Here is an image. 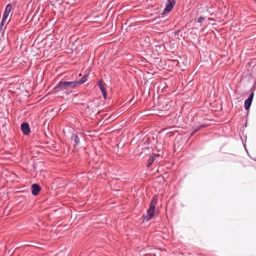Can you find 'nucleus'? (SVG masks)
<instances>
[{
    "label": "nucleus",
    "instance_id": "nucleus-5",
    "mask_svg": "<svg viewBox=\"0 0 256 256\" xmlns=\"http://www.w3.org/2000/svg\"><path fill=\"white\" fill-rule=\"evenodd\" d=\"M97 84L99 88L101 90L104 98L106 99V98L107 92L106 89L103 84L102 80H98L97 82Z\"/></svg>",
    "mask_w": 256,
    "mask_h": 256
},
{
    "label": "nucleus",
    "instance_id": "nucleus-7",
    "mask_svg": "<svg viewBox=\"0 0 256 256\" xmlns=\"http://www.w3.org/2000/svg\"><path fill=\"white\" fill-rule=\"evenodd\" d=\"M88 74H84L82 76V78L80 79L79 80H74L75 82L76 83V88L79 85L82 84H84V82H86L88 80Z\"/></svg>",
    "mask_w": 256,
    "mask_h": 256
},
{
    "label": "nucleus",
    "instance_id": "nucleus-21",
    "mask_svg": "<svg viewBox=\"0 0 256 256\" xmlns=\"http://www.w3.org/2000/svg\"><path fill=\"white\" fill-rule=\"evenodd\" d=\"M244 144V148H245V150H246V152L248 153V156L250 157V155H249V154H248V150H247V149H246V146H245V144Z\"/></svg>",
    "mask_w": 256,
    "mask_h": 256
},
{
    "label": "nucleus",
    "instance_id": "nucleus-22",
    "mask_svg": "<svg viewBox=\"0 0 256 256\" xmlns=\"http://www.w3.org/2000/svg\"><path fill=\"white\" fill-rule=\"evenodd\" d=\"M212 25H214V24H214V23H212Z\"/></svg>",
    "mask_w": 256,
    "mask_h": 256
},
{
    "label": "nucleus",
    "instance_id": "nucleus-15",
    "mask_svg": "<svg viewBox=\"0 0 256 256\" xmlns=\"http://www.w3.org/2000/svg\"><path fill=\"white\" fill-rule=\"evenodd\" d=\"M206 17H198V18L197 20V22L201 24L205 20Z\"/></svg>",
    "mask_w": 256,
    "mask_h": 256
},
{
    "label": "nucleus",
    "instance_id": "nucleus-25",
    "mask_svg": "<svg viewBox=\"0 0 256 256\" xmlns=\"http://www.w3.org/2000/svg\"><path fill=\"white\" fill-rule=\"evenodd\" d=\"M33 18H34L33 16H32V18L30 19V20H32Z\"/></svg>",
    "mask_w": 256,
    "mask_h": 256
},
{
    "label": "nucleus",
    "instance_id": "nucleus-3",
    "mask_svg": "<svg viewBox=\"0 0 256 256\" xmlns=\"http://www.w3.org/2000/svg\"><path fill=\"white\" fill-rule=\"evenodd\" d=\"M30 189L32 194L36 196L39 194L42 188L38 184L34 183L31 186Z\"/></svg>",
    "mask_w": 256,
    "mask_h": 256
},
{
    "label": "nucleus",
    "instance_id": "nucleus-1",
    "mask_svg": "<svg viewBox=\"0 0 256 256\" xmlns=\"http://www.w3.org/2000/svg\"><path fill=\"white\" fill-rule=\"evenodd\" d=\"M75 81H66L61 80L54 88L52 92L58 94L60 92H66L67 90L76 88Z\"/></svg>",
    "mask_w": 256,
    "mask_h": 256
},
{
    "label": "nucleus",
    "instance_id": "nucleus-10",
    "mask_svg": "<svg viewBox=\"0 0 256 256\" xmlns=\"http://www.w3.org/2000/svg\"><path fill=\"white\" fill-rule=\"evenodd\" d=\"M156 158H154V156L151 154L149 158L147 160L146 162V166L148 168H150L153 162L154 161Z\"/></svg>",
    "mask_w": 256,
    "mask_h": 256
},
{
    "label": "nucleus",
    "instance_id": "nucleus-17",
    "mask_svg": "<svg viewBox=\"0 0 256 256\" xmlns=\"http://www.w3.org/2000/svg\"><path fill=\"white\" fill-rule=\"evenodd\" d=\"M254 92H252L250 94V96H248V98L252 100L253 98H254Z\"/></svg>",
    "mask_w": 256,
    "mask_h": 256
},
{
    "label": "nucleus",
    "instance_id": "nucleus-13",
    "mask_svg": "<svg viewBox=\"0 0 256 256\" xmlns=\"http://www.w3.org/2000/svg\"><path fill=\"white\" fill-rule=\"evenodd\" d=\"M6 28V26H0V37H2L3 36Z\"/></svg>",
    "mask_w": 256,
    "mask_h": 256
},
{
    "label": "nucleus",
    "instance_id": "nucleus-9",
    "mask_svg": "<svg viewBox=\"0 0 256 256\" xmlns=\"http://www.w3.org/2000/svg\"><path fill=\"white\" fill-rule=\"evenodd\" d=\"M252 100H250L248 98L245 100L244 102V108L246 110H248L250 109V106L252 104Z\"/></svg>",
    "mask_w": 256,
    "mask_h": 256
},
{
    "label": "nucleus",
    "instance_id": "nucleus-16",
    "mask_svg": "<svg viewBox=\"0 0 256 256\" xmlns=\"http://www.w3.org/2000/svg\"><path fill=\"white\" fill-rule=\"evenodd\" d=\"M256 80L254 83V84L251 88L250 90L252 92H254L256 90Z\"/></svg>",
    "mask_w": 256,
    "mask_h": 256
},
{
    "label": "nucleus",
    "instance_id": "nucleus-8",
    "mask_svg": "<svg viewBox=\"0 0 256 256\" xmlns=\"http://www.w3.org/2000/svg\"><path fill=\"white\" fill-rule=\"evenodd\" d=\"M70 139L72 141H73L74 142V147H76L79 145L80 142V138H78L76 134L74 132L72 133Z\"/></svg>",
    "mask_w": 256,
    "mask_h": 256
},
{
    "label": "nucleus",
    "instance_id": "nucleus-23",
    "mask_svg": "<svg viewBox=\"0 0 256 256\" xmlns=\"http://www.w3.org/2000/svg\"><path fill=\"white\" fill-rule=\"evenodd\" d=\"M146 38H148V40H149V39H150L148 37H147Z\"/></svg>",
    "mask_w": 256,
    "mask_h": 256
},
{
    "label": "nucleus",
    "instance_id": "nucleus-14",
    "mask_svg": "<svg viewBox=\"0 0 256 256\" xmlns=\"http://www.w3.org/2000/svg\"><path fill=\"white\" fill-rule=\"evenodd\" d=\"M8 17H2V20L0 22V26H4V23L7 20Z\"/></svg>",
    "mask_w": 256,
    "mask_h": 256
},
{
    "label": "nucleus",
    "instance_id": "nucleus-6",
    "mask_svg": "<svg viewBox=\"0 0 256 256\" xmlns=\"http://www.w3.org/2000/svg\"><path fill=\"white\" fill-rule=\"evenodd\" d=\"M175 4V2L174 1H169L168 4L166 7V8L164 10V12H162V14H167L168 12H170L174 6Z\"/></svg>",
    "mask_w": 256,
    "mask_h": 256
},
{
    "label": "nucleus",
    "instance_id": "nucleus-19",
    "mask_svg": "<svg viewBox=\"0 0 256 256\" xmlns=\"http://www.w3.org/2000/svg\"><path fill=\"white\" fill-rule=\"evenodd\" d=\"M152 155H154V158H156L157 157L160 156V154H152Z\"/></svg>",
    "mask_w": 256,
    "mask_h": 256
},
{
    "label": "nucleus",
    "instance_id": "nucleus-2",
    "mask_svg": "<svg viewBox=\"0 0 256 256\" xmlns=\"http://www.w3.org/2000/svg\"><path fill=\"white\" fill-rule=\"evenodd\" d=\"M155 208V204L153 202V200H152L150 204L149 208L147 210L146 214L144 216L143 222H148L152 219L154 214Z\"/></svg>",
    "mask_w": 256,
    "mask_h": 256
},
{
    "label": "nucleus",
    "instance_id": "nucleus-11",
    "mask_svg": "<svg viewBox=\"0 0 256 256\" xmlns=\"http://www.w3.org/2000/svg\"><path fill=\"white\" fill-rule=\"evenodd\" d=\"M12 9V6L10 4H8L6 6L4 16H8Z\"/></svg>",
    "mask_w": 256,
    "mask_h": 256
},
{
    "label": "nucleus",
    "instance_id": "nucleus-24",
    "mask_svg": "<svg viewBox=\"0 0 256 256\" xmlns=\"http://www.w3.org/2000/svg\"><path fill=\"white\" fill-rule=\"evenodd\" d=\"M38 20H40L39 17H38Z\"/></svg>",
    "mask_w": 256,
    "mask_h": 256
},
{
    "label": "nucleus",
    "instance_id": "nucleus-12",
    "mask_svg": "<svg viewBox=\"0 0 256 256\" xmlns=\"http://www.w3.org/2000/svg\"><path fill=\"white\" fill-rule=\"evenodd\" d=\"M206 126L204 125H200L198 128H196L194 130L193 132L191 133L190 135L192 136L196 132L200 130L201 128H204Z\"/></svg>",
    "mask_w": 256,
    "mask_h": 256
},
{
    "label": "nucleus",
    "instance_id": "nucleus-26",
    "mask_svg": "<svg viewBox=\"0 0 256 256\" xmlns=\"http://www.w3.org/2000/svg\"><path fill=\"white\" fill-rule=\"evenodd\" d=\"M138 18H140L141 17H140V16H139Z\"/></svg>",
    "mask_w": 256,
    "mask_h": 256
},
{
    "label": "nucleus",
    "instance_id": "nucleus-20",
    "mask_svg": "<svg viewBox=\"0 0 256 256\" xmlns=\"http://www.w3.org/2000/svg\"><path fill=\"white\" fill-rule=\"evenodd\" d=\"M180 32V30H176V31L174 32V34L175 35H176V34H178Z\"/></svg>",
    "mask_w": 256,
    "mask_h": 256
},
{
    "label": "nucleus",
    "instance_id": "nucleus-4",
    "mask_svg": "<svg viewBox=\"0 0 256 256\" xmlns=\"http://www.w3.org/2000/svg\"><path fill=\"white\" fill-rule=\"evenodd\" d=\"M20 128L22 133L25 135H28L30 132V128L27 122H22L20 126Z\"/></svg>",
    "mask_w": 256,
    "mask_h": 256
},
{
    "label": "nucleus",
    "instance_id": "nucleus-18",
    "mask_svg": "<svg viewBox=\"0 0 256 256\" xmlns=\"http://www.w3.org/2000/svg\"><path fill=\"white\" fill-rule=\"evenodd\" d=\"M208 20H209L210 22L212 21V22H214V21H216L215 20H214V18H208ZM209 24H210V22H209Z\"/></svg>",
    "mask_w": 256,
    "mask_h": 256
}]
</instances>
